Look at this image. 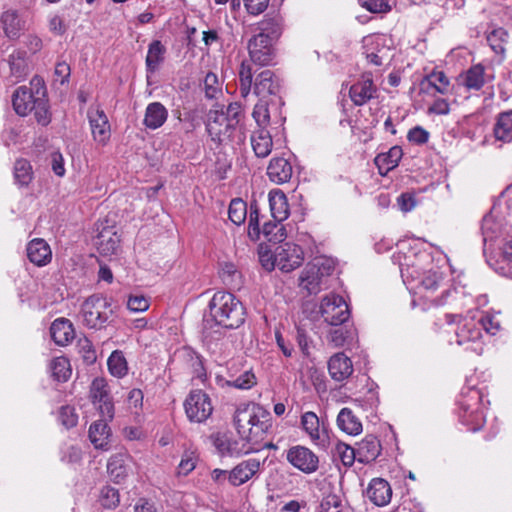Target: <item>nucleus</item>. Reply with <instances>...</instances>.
I'll return each instance as SVG.
<instances>
[{
  "mask_svg": "<svg viewBox=\"0 0 512 512\" xmlns=\"http://www.w3.org/2000/svg\"><path fill=\"white\" fill-rule=\"evenodd\" d=\"M236 128V121L232 120L231 122L224 112L218 110L209 111L206 130L212 141L220 144L227 139H232Z\"/></svg>",
  "mask_w": 512,
  "mask_h": 512,
  "instance_id": "6e6552de",
  "label": "nucleus"
},
{
  "mask_svg": "<svg viewBox=\"0 0 512 512\" xmlns=\"http://www.w3.org/2000/svg\"><path fill=\"white\" fill-rule=\"evenodd\" d=\"M261 233L265 236V238L272 243H281L286 238V230L281 222H265L263 224V228L261 229Z\"/></svg>",
  "mask_w": 512,
  "mask_h": 512,
  "instance_id": "de8ad7c7",
  "label": "nucleus"
},
{
  "mask_svg": "<svg viewBox=\"0 0 512 512\" xmlns=\"http://www.w3.org/2000/svg\"><path fill=\"white\" fill-rule=\"evenodd\" d=\"M227 384L237 389H250L256 384V377L251 371H245Z\"/></svg>",
  "mask_w": 512,
  "mask_h": 512,
  "instance_id": "052dcab7",
  "label": "nucleus"
},
{
  "mask_svg": "<svg viewBox=\"0 0 512 512\" xmlns=\"http://www.w3.org/2000/svg\"><path fill=\"white\" fill-rule=\"evenodd\" d=\"M304 260L302 248L291 242H281L274 252V262L270 267L277 266L283 272H291L298 268Z\"/></svg>",
  "mask_w": 512,
  "mask_h": 512,
  "instance_id": "0eeeda50",
  "label": "nucleus"
},
{
  "mask_svg": "<svg viewBox=\"0 0 512 512\" xmlns=\"http://www.w3.org/2000/svg\"><path fill=\"white\" fill-rule=\"evenodd\" d=\"M321 265L324 263H318V265L307 266L300 276V286L306 289L309 294H317L321 287Z\"/></svg>",
  "mask_w": 512,
  "mask_h": 512,
  "instance_id": "e433bc0d",
  "label": "nucleus"
},
{
  "mask_svg": "<svg viewBox=\"0 0 512 512\" xmlns=\"http://www.w3.org/2000/svg\"><path fill=\"white\" fill-rule=\"evenodd\" d=\"M77 347L79 349V353L82 354V357L87 364H92L96 361L95 350L87 338L79 339Z\"/></svg>",
  "mask_w": 512,
  "mask_h": 512,
  "instance_id": "69168bd1",
  "label": "nucleus"
},
{
  "mask_svg": "<svg viewBox=\"0 0 512 512\" xmlns=\"http://www.w3.org/2000/svg\"><path fill=\"white\" fill-rule=\"evenodd\" d=\"M30 84L31 86H36V100L32 110L34 117L38 124L47 126L51 122V112L49 110L45 84L39 77H34Z\"/></svg>",
  "mask_w": 512,
  "mask_h": 512,
  "instance_id": "2eb2a0df",
  "label": "nucleus"
},
{
  "mask_svg": "<svg viewBox=\"0 0 512 512\" xmlns=\"http://www.w3.org/2000/svg\"><path fill=\"white\" fill-rule=\"evenodd\" d=\"M50 335L58 346L68 345L75 337L72 322L64 317L55 319L50 326Z\"/></svg>",
  "mask_w": 512,
  "mask_h": 512,
  "instance_id": "5701e85b",
  "label": "nucleus"
},
{
  "mask_svg": "<svg viewBox=\"0 0 512 512\" xmlns=\"http://www.w3.org/2000/svg\"><path fill=\"white\" fill-rule=\"evenodd\" d=\"M271 428V414L262 407L261 409H258V414L255 417V420L242 436V440H245L248 444L256 447V445H259L265 439Z\"/></svg>",
  "mask_w": 512,
  "mask_h": 512,
  "instance_id": "f8f14e48",
  "label": "nucleus"
},
{
  "mask_svg": "<svg viewBox=\"0 0 512 512\" xmlns=\"http://www.w3.org/2000/svg\"><path fill=\"white\" fill-rule=\"evenodd\" d=\"M196 467V459L193 453H185L178 465L177 474L179 476H186L192 472Z\"/></svg>",
  "mask_w": 512,
  "mask_h": 512,
  "instance_id": "338daca9",
  "label": "nucleus"
},
{
  "mask_svg": "<svg viewBox=\"0 0 512 512\" xmlns=\"http://www.w3.org/2000/svg\"><path fill=\"white\" fill-rule=\"evenodd\" d=\"M97 235L94 237V245L101 255L109 256L116 253L120 244V237L115 227L104 225L97 226Z\"/></svg>",
  "mask_w": 512,
  "mask_h": 512,
  "instance_id": "4468645a",
  "label": "nucleus"
},
{
  "mask_svg": "<svg viewBox=\"0 0 512 512\" xmlns=\"http://www.w3.org/2000/svg\"><path fill=\"white\" fill-rule=\"evenodd\" d=\"M358 461L361 463H370L374 461L381 453V444L374 435H367L356 448Z\"/></svg>",
  "mask_w": 512,
  "mask_h": 512,
  "instance_id": "c85d7f7f",
  "label": "nucleus"
},
{
  "mask_svg": "<svg viewBox=\"0 0 512 512\" xmlns=\"http://www.w3.org/2000/svg\"><path fill=\"white\" fill-rule=\"evenodd\" d=\"M260 212L256 202L250 204V214L248 221V236L252 241H258L260 239Z\"/></svg>",
  "mask_w": 512,
  "mask_h": 512,
  "instance_id": "864d4df0",
  "label": "nucleus"
},
{
  "mask_svg": "<svg viewBox=\"0 0 512 512\" xmlns=\"http://www.w3.org/2000/svg\"><path fill=\"white\" fill-rule=\"evenodd\" d=\"M9 78L12 83L24 80L29 74L27 53L24 50H14L7 59Z\"/></svg>",
  "mask_w": 512,
  "mask_h": 512,
  "instance_id": "aec40b11",
  "label": "nucleus"
},
{
  "mask_svg": "<svg viewBox=\"0 0 512 512\" xmlns=\"http://www.w3.org/2000/svg\"><path fill=\"white\" fill-rule=\"evenodd\" d=\"M261 462L250 458L237 464L228 473V481L232 486L238 487L252 479L260 470Z\"/></svg>",
  "mask_w": 512,
  "mask_h": 512,
  "instance_id": "a211bd4d",
  "label": "nucleus"
},
{
  "mask_svg": "<svg viewBox=\"0 0 512 512\" xmlns=\"http://www.w3.org/2000/svg\"><path fill=\"white\" fill-rule=\"evenodd\" d=\"M185 413L192 422L206 421L213 411L211 399L203 390H192L184 402Z\"/></svg>",
  "mask_w": 512,
  "mask_h": 512,
  "instance_id": "423d86ee",
  "label": "nucleus"
},
{
  "mask_svg": "<svg viewBox=\"0 0 512 512\" xmlns=\"http://www.w3.org/2000/svg\"><path fill=\"white\" fill-rule=\"evenodd\" d=\"M271 215L277 222H282L289 216V204L286 195L280 190L269 193Z\"/></svg>",
  "mask_w": 512,
  "mask_h": 512,
  "instance_id": "f704fd0d",
  "label": "nucleus"
},
{
  "mask_svg": "<svg viewBox=\"0 0 512 512\" xmlns=\"http://www.w3.org/2000/svg\"><path fill=\"white\" fill-rule=\"evenodd\" d=\"M107 365L110 373L115 377L122 378L128 372L127 361L120 350H115L111 353L107 360Z\"/></svg>",
  "mask_w": 512,
  "mask_h": 512,
  "instance_id": "49530a36",
  "label": "nucleus"
},
{
  "mask_svg": "<svg viewBox=\"0 0 512 512\" xmlns=\"http://www.w3.org/2000/svg\"><path fill=\"white\" fill-rule=\"evenodd\" d=\"M403 156L400 146H393L387 152L378 154L374 163L378 168L380 175L385 176L389 171L396 168Z\"/></svg>",
  "mask_w": 512,
  "mask_h": 512,
  "instance_id": "c756f323",
  "label": "nucleus"
},
{
  "mask_svg": "<svg viewBox=\"0 0 512 512\" xmlns=\"http://www.w3.org/2000/svg\"><path fill=\"white\" fill-rule=\"evenodd\" d=\"M90 399L101 417L113 419L114 404L109 395L108 385L103 378H95L90 387Z\"/></svg>",
  "mask_w": 512,
  "mask_h": 512,
  "instance_id": "9d476101",
  "label": "nucleus"
},
{
  "mask_svg": "<svg viewBox=\"0 0 512 512\" xmlns=\"http://www.w3.org/2000/svg\"><path fill=\"white\" fill-rule=\"evenodd\" d=\"M150 302L148 298L143 295H130L127 300V308L131 312H144L148 310Z\"/></svg>",
  "mask_w": 512,
  "mask_h": 512,
  "instance_id": "0e129e2a",
  "label": "nucleus"
},
{
  "mask_svg": "<svg viewBox=\"0 0 512 512\" xmlns=\"http://www.w3.org/2000/svg\"><path fill=\"white\" fill-rule=\"evenodd\" d=\"M252 116L258 125V128H265L270 123V113L268 109V102L265 99H259L258 103L254 106Z\"/></svg>",
  "mask_w": 512,
  "mask_h": 512,
  "instance_id": "5fc2aeb1",
  "label": "nucleus"
},
{
  "mask_svg": "<svg viewBox=\"0 0 512 512\" xmlns=\"http://www.w3.org/2000/svg\"><path fill=\"white\" fill-rule=\"evenodd\" d=\"M168 117V111L160 102L148 104L145 111L143 124L151 130L161 127Z\"/></svg>",
  "mask_w": 512,
  "mask_h": 512,
  "instance_id": "473e14b6",
  "label": "nucleus"
},
{
  "mask_svg": "<svg viewBox=\"0 0 512 512\" xmlns=\"http://www.w3.org/2000/svg\"><path fill=\"white\" fill-rule=\"evenodd\" d=\"M32 87L20 86L13 93V109L19 116H27L33 110L36 100V86Z\"/></svg>",
  "mask_w": 512,
  "mask_h": 512,
  "instance_id": "6ab92c4d",
  "label": "nucleus"
},
{
  "mask_svg": "<svg viewBox=\"0 0 512 512\" xmlns=\"http://www.w3.org/2000/svg\"><path fill=\"white\" fill-rule=\"evenodd\" d=\"M301 426L313 443L318 444L325 441L326 431L324 428H320L319 418L314 412L308 411L302 414Z\"/></svg>",
  "mask_w": 512,
  "mask_h": 512,
  "instance_id": "2f4dec72",
  "label": "nucleus"
},
{
  "mask_svg": "<svg viewBox=\"0 0 512 512\" xmlns=\"http://www.w3.org/2000/svg\"><path fill=\"white\" fill-rule=\"evenodd\" d=\"M253 92L259 99H265L279 92V83L271 70L266 69L256 75Z\"/></svg>",
  "mask_w": 512,
  "mask_h": 512,
  "instance_id": "412c9836",
  "label": "nucleus"
},
{
  "mask_svg": "<svg viewBox=\"0 0 512 512\" xmlns=\"http://www.w3.org/2000/svg\"><path fill=\"white\" fill-rule=\"evenodd\" d=\"M32 166L25 159H18L14 165V177L21 186H27L32 180Z\"/></svg>",
  "mask_w": 512,
  "mask_h": 512,
  "instance_id": "3c124183",
  "label": "nucleus"
},
{
  "mask_svg": "<svg viewBox=\"0 0 512 512\" xmlns=\"http://www.w3.org/2000/svg\"><path fill=\"white\" fill-rule=\"evenodd\" d=\"M87 117L91 128L93 139L105 145L111 136L110 123L104 110L97 107H90L87 111Z\"/></svg>",
  "mask_w": 512,
  "mask_h": 512,
  "instance_id": "ddd939ff",
  "label": "nucleus"
},
{
  "mask_svg": "<svg viewBox=\"0 0 512 512\" xmlns=\"http://www.w3.org/2000/svg\"><path fill=\"white\" fill-rule=\"evenodd\" d=\"M359 3L371 13H387L391 10L388 0H359Z\"/></svg>",
  "mask_w": 512,
  "mask_h": 512,
  "instance_id": "680f3d73",
  "label": "nucleus"
},
{
  "mask_svg": "<svg viewBox=\"0 0 512 512\" xmlns=\"http://www.w3.org/2000/svg\"><path fill=\"white\" fill-rule=\"evenodd\" d=\"M335 452L344 466L350 467L358 460L357 450L343 442L336 444Z\"/></svg>",
  "mask_w": 512,
  "mask_h": 512,
  "instance_id": "4d7b16f0",
  "label": "nucleus"
},
{
  "mask_svg": "<svg viewBox=\"0 0 512 512\" xmlns=\"http://www.w3.org/2000/svg\"><path fill=\"white\" fill-rule=\"evenodd\" d=\"M262 406L258 404H241L235 410L233 421L238 434L242 437L246 430L249 428L251 423L255 420V417L258 414V409H261Z\"/></svg>",
  "mask_w": 512,
  "mask_h": 512,
  "instance_id": "393cba45",
  "label": "nucleus"
},
{
  "mask_svg": "<svg viewBox=\"0 0 512 512\" xmlns=\"http://www.w3.org/2000/svg\"><path fill=\"white\" fill-rule=\"evenodd\" d=\"M59 420L66 428H72L78 423V415L71 406H62L59 412Z\"/></svg>",
  "mask_w": 512,
  "mask_h": 512,
  "instance_id": "e2e57ef3",
  "label": "nucleus"
},
{
  "mask_svg": "<svg viewBox=\"0 0 512 512\" xmlns=\"http://www.w3.org/2000/svg\"><path fill=\"white\" fill-rule=\"evenodd\" d=\"M109 419L101 417L100 420L95 421L89 428V439L97 449H107L108 438L110 436V428L107 424Z\"/></svg>",
  "mask_w": 512,
  "mask_h": 512,
  "instance_id": "c9c22d12",
  "label": "nucleus"
},
{
  "mask_svg": "<svg viewBox=\"0 0 512 512\" xmlns=\"http://www.w3.org/2000/svg\"><path fill=\"white\" fill-rule=\"evenodd\" d=\"M248 51L250 61H243L239 69V89L244 98L250 94L253 76L257 72L253 69V64L268 66L272 63L274 58L273 42L263 35H254L248 42Z\"/></svg>",
  "mask_w": 512,
  "mask_h": 512,
  "instance_id": "f03ea898",
  "label": "nucleus"
},
{
  "mask_svg": "<svg viewBox=\"0 0 512 512\" xmlns=\"http://www.w3.org/2000/svg\"><path fill=\"white\" fill-rule=\"evenodd\" d=\"M328 370L332 379L343 381L353 372L352 361L344 353H336L328 362Z\"/></svg>",
  "mask_w": 512,
  "mask_h": 512,
  "instance_id": "cd10ccee",
  "label": "nucleus"
},
{
  "mask_svg": "<svg viewBox=\"0 0 512 512\" xmlns=\"http://www.w3.org/2000/svg\"><path fill=\"white\" fill-rule=\"evenodd\" d=\"M1 23L5 35L9 39H17L23 30L24 23L15 10H7L1 16Z\"/></svg>",
  "mask_w": 512,
  "mask_h": 512,
  "instance_id": "ea45409f",
  "label": "nucleus"
},
{
  "mask_svg": "<svg viewBox=\"0 0 512 512\" xmlns=\"http://www.w3.org/2000/svg\"><path fill=\"white\" fill-rule=\"evenodd\" d=\"M178 354L179 357L186 362L189 368H191L193 374L197 378H202L205 376V368L201 355H199L190 347H183L181 350H179Z\"/></svg>",
  "mask_w": 512,
  "mask_h": 512,
  "instance_id": "79ce46f5",
  "label": "nucleus"
},
{
  "mask_svg": "<svg viewBox=\"0 0 512 512\" xmlns=\"http://www.w3.org/2000/svg\"><path fill=\"white\" fill-rule=\"evenodd\" d=\"M460 405V420L471 432L479 431L485 423L483 412V393L475 387H467L462 391Z\"/></svg>",
  "mask_w": 512,
  "mask_h": 512,
  "instance_id": "20e7f679",
  "label": "nucleus"
},
{
  "mask_svg": "<svg viewBox=\"0 0 512 512\" xmlns=\"http://www.w3.org/2000/svg\"><path fill=\"white\" fill-rule=\"evenodd\" d=\"M107 470L112 481L117 484L122 483L128 476V469L125 465L123 456L118 454L112 456L107 464Z\"/></svg>",
  "mask_w": 512,
  "mask_h": 512,
  "instance_id": "c03bdc74",
  "label": "nucleus"
},
{
  "mask_svg": "<svg viewBox=\"0 0 512 512\" xmlns=\"http://www.w3.org/2000/svg\"><path fill=\"white\" fill-rule=\"evenodd\" d=\"M259 32L257 35H263L266 39L274 41L280 37L283 29V20L280 15H267L258 24Z\"/></svg>",
  "mask_w": 512,
  "mask_h": 512,
  "instance_id": "4c0bfd02",
  "label": "nucleus"
},
{
  "mask_svg": "<svg viewBox=\"0 0 512 512\" xmlns=\"http://www.w3.org/2000/svg\"><path fill=\"white\" fill-rule=\"evenodd\" d=\"M293 174V168L290 162L282 157H274L270 160L267 167L269 179L276 184L288 182Z\"/></svg>",
  "mask_w": 512,
  "mask_h": 512,
  "instance_id": "a878e982",
  "label": "nucleus"
},
{
  "mask_svg": "<svg viewBox=\"0 0 512 512\" xmlns=\"http://www.w3.org/2000/svg\"><path fill=\"white\" fill-rule=\"evenodd\" d=\"M51 376L58 382H66L72 373L71 365L66 357H56L49 365Z\"/></svg>",
  "mask_w": 512,
  "mask_h": 512,
  "instance_id": "a18cd8bd",
  "label": "nucleus"
},
{
  "mask_svg": "<svg viewBox=\"0 0 512 512\" xmlns=\"http://www.w3.org/2000/svg\"><path fill=\"white\" fill-rule=\"evenodd\" d=\"M229 219L236 225H241L245 222L247 216V204L240 198L233 199L230 202L228 209Z\"/></svg>",
  "mask_w": 512,
  "mask_h": 512,
  "instance_id": "603ef678",
  "label": "nucleus"
},
{
  "mask_svg": "<svg viewBox=\"0 0 512 512\" xmlns=\"http://www.w3.org/2000/svg\"><path fill=\"white\" fill-rule=\"evenodd\" d=\"M455 336L458 345L474 344L475 346L471 347L473 351L477 354L483 352L480 342L482 338L481 325H479L475 316L461 318L455 331Z\"/></svg>",
  "mask_w": 512,
  "mask_h": 512,
  "instance_id": "1a4fd4ad",
  "label": "nucleus"
},
{
  "mask_svg": "<svg viewBox=\"0 0 512 512\" xmlns=\"http://www.w3.org/2000/svg\"><path fill=\"white\" fill-rule=\"evenodd\" d=\"M477 321L481 325V331L484 330L487 334L495 335L501 330V322L494 314H482Z\"/></svg>",
  "mask_w": 512,
  "mask_h": 512,
  "instance_id": "13d9d810",
  "label": "nucleus"
},
{
  "mask_svg": "<svg viewBox=\"0 0 512 512\" xmlns=\"http://www.w3.org/2000/svg\"><path fill=\"white\" fill-rule=\"evenodd\" d=\"M508 41V33L504 28H496L487 34V42L491 49L496 53L503 55L505 53V45Z\"/></svg>",
  "mask_w": 512,
  "mask_h": 512,
  "instance_id": "09e8293b",
  "label": "nucleus"
},
{
  "mask_svg": "<svg viewBox=\"0 0 512 512\" xmlns=\"http://www.w3.org/2000/svg\"><path fill=\"white\" fill-rule=\"evenodd\" d=\"M451 88L450 80L443 71L432 70L423 77L419 84L421 93L435 96L437 93L446 95Z\"/></svg>",
  "mask_w": 512,
  "mask_h": 512,
  "instance_id": "f3484780",
  "label": "nucleus"
},
{
  "mask_svg": "<svg viewBox=\"0 0 512 512\" xmlns=\"http://www.w3.org/2000/svg\"><path fill=\"white\" fill-rule=\"evenodd\" d=\"M204 91L207 99H215L221 93V86L216 74L209 72L204 79Z\"/></svg>",
  "mask_w": 512,
  "mask_h": 512,
  "instance_id": "bf43d9fd",
  "label": "nucleus"
},
{
  "mask_svg": "<svg viewBox=\"0 0 512 512\" xmlns=\"http://www.w3.org/2000/svg\"><path fill=\"white\" fill-rule=\"evenodd\" d=\"M494 135L497 140L503 142L512 141V110L499 115L494 126Z\"/></svg>",
  "mask_w": 512,
  "mask_h": 512,
  "instance_id": "37998d69",
  "label": "nucleus"
},
{
  "mask_svg": "<svg viewBox=\"0 0 512 512\" xmlns=\"http://www.w3.org/2000/svg\"><path fill=\"white\" fill-rule=\"evenodd\" d=\"M337 425L343 432L349 435H358L362 431V423L349 408H342L340 410L337 416Z\"/></svg>",
  "mask_w": 512,
  "mask_h": 512,
  "instance_id": "58836bf2",
  "label": "nucleus"
},
{
  "mask_svg": "<svg viewBox=\"0 0 512 512\" xmlns=\"http://www.w3.org/2000/svg\"><path fill=\"white\" fill-rule=\"evenodd\" d=\"M251 145L255 155L259 158L267 157L273 147L270 132L265 128H258L251 135Z\"/></svg>",
  "mask_w": 512,
  "mask_h": 512,
  "instance_id": "72a5a7b5",
  "label": "nucleus"
},
{
  "mask_svg": "<svg viewBox=\"0 0 512 512\" xmlns=\"http://www.w3.org/2000/svg\"><path fill=\"white\" fill-rule=\"evenodd\" d=\"M83 325L89 329L102 330L113 322L111 301L102 295L89 296L81 305Z\"/></svg>",
  "mask_w": 512,
  "mask_h": 512,
  "instance_id": "7ed1b4c3",
  "label": "nucleus"
},
{
  "mask_svg": "<svg viewBox=\"0 0 512 512\" xmlns=\"http://www.w3.org/2000/svg\"><path fill=\"white\" fill-rule=\"evenodd\" d=\"M444 280V275L439 270H429L423 273L420 284L428 291L436 290Z\"/></svg>",
  "mask_w": 512,
  "mask_h": 512,
  "instance_id": "6e6d98bb",
  "label": "nucleus"
},
{
  "mask_svg": "<svg viewBox=\"0 0 512 512\" xmlns=\"http://www.w3.org/2000/svg\"><path fill=\"white\" fill-rule=\"evenodd\" d=\"M215 446L221 455L230 457H240L259 450L247 442L227 438H217Z\"/></svg>",
  "mask_w": 512,
  "mask_h": 512,
  "instance_id": "4be33fe9",
  "label": "nucleus"
},
{
  "mask_svg": "<svg viewBox=\"0 0 512 512\" xmlns=\"http://www.w3.org/2000/svg\"><path fill=\"white\" fill-rule=\"evenodd\" d=\"M211 318L203 321V338L208 349H212L213 324L227 329L240 327L245 321V308L230 292L218 291L209 302Z\"/></svg>",
  "mask_w": 512,
  "mask_h": 512,
  "instance_id": "f257e3e1",
  "label": "nucleus"
},
{
  "mask_svg": "<svg viewBox=\"0 0 512 512\" xmlns=\"http://www.w3.org/2000/svg\"><path fill=\"white\" fill-rule=\"evenodd\" d=\"M98 503L105 509H115L120 503L118 489L109 485L104 486L100 491Z\"/></svg>",
  "mask_w": 512,
  "mask_h": 512,
  "instance_id": "8fccbe9b",
  "label": "nucleus"
},
{
  "mask_svg": "<svg viewBox=\"0 0 512 512\" xmlns=\"http://www.w3.org/2000/svg\"><path fill=\"white\" fill-rule=\"evenodd\" d=\"M340 501L336 495H329L322 499L318 512H340Z\"/></svg>",
  "mask_w": 512,
  "mask_h": 512,
  "instance_id": "774afa93",
  "label": "nucleus"
},
{
  "mask_svg": "<svg viewBox=\"0 0 512 512\" xmlns=\"http://www.w3.org/2000/svg\"><path fill=\"white\" fill-rule=\"evenodd\" d=\"M462 84L468 90H480L485 84V68L481 64L471 66L462 76Z\"/></svg>",
  "mask_w": 512,
  "mask_h": 512,
  "instance_id": "a19ab883",
  "label": "nucleus"
},
{
  "mask_svg": "<svg viewBox=\"0 0 512 512\" xmlns=\"http://www.w3.org/2000/svg\"><path fill=\"white\" fill-rule=\"evenodd\" d=\"M320 313L324 321L331 326H341L350 317L348 304L337 294H330L322 299Z\"/></svg>",
  "mask_w": 512,
  "mask_h": 512,
  "instance_id": "39448f33",
  "label": "nucleus"
},
{
  "mask_svg": "<svg viewBox=\"0 0 512 512\" xmlns=\"http://www.w3.org/2000/svg\"><path fill=\"white\" fill-rule=\"evenodd\" d=\"M166 47L160 40H153L149 46L145 59L147 77L154 74L165 60Z\"/></svg>",
  "mask_w": 512,
  "mask_h": 512,
  "instance_id": "7c9ffc66",
  "label": "nucleus"
},
{
  "mask_svg": "<svg viewBox=\"0 0 512 512\" xmlns=\"http://www.w3.org/2000/svg\"><path fill=\"white\" fill-rule=\"evenodd\" d=\"M366 495L375 505L385 506L391 500L392 489L386 480L382 478H375L369 483Z\"/></svg>",
  "mask_w": 512,
  "mask_h": 512,
  "instance_id": "b1692460",
  "label": "nucleus"
},
{
  "mask_svg": "<svg viewBox=\"0 0 512 512\" xmlns=\"http://www.w3.org/2000/svg\"><path fill=\"white\" fill-rule=\"evenodd\" d=\"M27 257L35 265L44 266L50 262L52 252L45 240L36 238L27 245Z\"/></svg>",
  "mask_w": 512,
  "mask_h": 512,
  "instance_id": "bb28decb",
  "label": "nucleus"
},
{
  "mask_svg": "<svg viewBox=\"0 0 512 512\" xmlns=\"http://www.w3.org/2000/svg\"><path fill=\"white\" fill-rule=\"evenodd\" d=\"M376 93L377 88L371 73L362 74L349 89L350 99L356 106H363L374 98Z\"/></svg>",
  "mask_w": 512,
  "mask_h": 512,
  "instance_id": "dca6fc26",
  "label": "nucleus"
},
{
  "mask_svg": "<svg viewBox=\"0 0 512 512\" xmlns=\"http://www.w3.org/2000/svg\"><path fill=\"white\" fill-rule=\"evenodd\" d=\"M287 461L298 470L311 474L318 469L319 458L309 448L296 445L287 450Z\"/></svg>",
  "mask_w": 512,
  "mask_h": 512,
  "instance_id": "9b49d317",
  "label": "nucleus"
}]
</instances>
